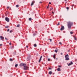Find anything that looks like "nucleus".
<instances>
[{
    "mask_svg": "<svg viewBox=\"0 0 77 77\" xmlns=\"http://www.w3.org/2000/svg\"><path fill=\"white\" fill-rule=\"evenodd\" d=\"M5 20L7 21L8 23L9 22V19L8 18V17H6L5 18Z\"/></svg>",
    "mask_w": 77,
    "mask_h": 77,
    "instance_id": "f03ea898",
    "label": "nucleus"
},
{
    "mask_svg": "<svg viewBox=\"0 0 77 77\" xmlns=\"http://www.w3.org/2000/svg\"><path fill=\"white\" fill-rule=\"evenodd\" d=\"M72 24H73V23H72V22H69L68 23L67 25L68 29H71Z\"/></svg>",
    "mask_w": 77,
    "mask_h": 77,
    "instance_id": "f257e3e1",
    "label": "nucleus"
},
{
    "mask_svg": "<svg viewBox=\"0 0 77 77\" xmlns=\"http://www.w3.org/2000/svg\"><path fill=\"white\" fill-rule=\"evenodd\" d=\"M53 8H51L50 9V11H52V9H53Z\"/></svg>",
    "mask_w": 77,
    "mask_h": 77,
    "instance_id": "b1692460",
    "label": "nucleus"
},
{
    "mask_svg": "<svg viewBox=\"0 0 77 77\" xmlns=\"http://www.w3.org/2000/svg\"><path fill=\"white\" fill-rule=\"evenodd\" d=\"M51 74H52V72L50 71L49 72V74H50V75H51Z\"/></svg>",
    "mask_w": 77,
    "mask_h": 77,
    "instance_id": "ddd939ff",
    "label": "nucleus"
},
{
    "mask_svg": "<svg viewBox=\"0 0 77 77\" xmlns=\"http://www.w3.org/2000/svg\"><path fill=\"white\" fill-rule=\"evenodd\" d=\"M50 15H54V12H52V14H50Z\"/></svg>",
    "mask_w": 77,
    "mask_h": 77,
    "instance_id": "2eb2a0df",
    "label": "nucleus"
},
{
    "mask_svg": "<svg viewBox=\"0 0 77 77\" xmlns=\"http://www.w3.org/2000/svg\"><path fill=\"white\" fill-rule=\"evenodd\" d=\"M26 48H28V46H26Z\"/></svg>",
    "mask_w": 77,
    "mask_h": 77,
    "instance_id": "de8ad7c7",
    "label": "nucleus"
},
{
    "mask_svg": "<svg viewBox=\"0 0 77 77\" xmlns=\"http://www.w3.org/2000/svg\"><path fill=\"white\" fill-rule=\"evenodd\" d=\"M23 66H24V67L27 66H26V64L23 63Z\"/></svg>",
    "mask_w": 77,
    "mask_h": 77,
    "instance_id": "9b49d317",
    "label": "nucleus"
},
{
    "mask_svg": "<svg viewBox=\"0 0 77 77\" xmlns=\"http://www.w3.org/2000/svg\"><path fill=\"white\" fill-rule=\"evenodd\" d=\"M10 61H13V60H12V59L11 58L10 59Z\"/></svg>",
    "mask_w": 77,
    "mask_h": 77,
    "instance_id": "c85d7f7f",
    "label": "nucleus"
},
{
    "mask_svg": "<svg viewBox=\"0 0 77 77\" xmlns=\"http://www.w3.org/2000/svg\"><path fill=\"white\" fill-rule=\"evenodd\" d=\"M63 54H62V53H61V55H62Z\"/></svg>",
    "mask_w": 77,
    "mask_h": 77,
    "instance_id": "09e8293b",
    "label": "nucleus"
},
{
    "mask_svg": "<svg viewBox=\"0 0 77 77\" xmlns=\"http://www.w3.org/2000/svg\"><path fill=\"white\" fill-rule=\"evenodd\" d=\"M5 39L7 41H8V39L6 38H5Z\"/></svg>",
    "mask_w": 77,
    "mask_h": 77,
    "instance_id": "7c9ffc66",
    "label": "nucleus"
},
{
    "mask_svg": "<svg viewBox=\"0 0 77 77\" xmlns=\"http://www.w3.org/2000/svg\"><path fill=\"white\" fill-rule=\"evenodd\" d=\"M64 26H62L61 27V29H60V30H61V31H62V30H64Z\"/></svg>",
    "mask_w": 77,
    "mask_h": 77,
    "instance_id": "7ed1b4c3",
    "label": "nucleus"
},
{
    "mask_svg": "<svg viewBox=\"0 0 77 77\" xmlns=\"http://www.w3.org/2000/svg\"><path fill=\"white\" fill-rule=\"evenodd\" d=\"M2 44H0V46H2Z\"/></svg>",
    "mask_w": 77,
    "mask_h": 77,
    "instance_id": "49530a36",
    "label": "nucleus"
},
{
    "mask_svg": "<svg viewBox=\"0 0 77 77\" xmlns=\"http://www.w3.org/2000/svg\"><path fill=\"white\" fill-rule=\"evenodd\" d=\"M59 44L60 45H61L62 44V43L61 42H59Z\"/></svg>",
    "mask_w": 77,
    "mask_h": 77,
    "instance_id": "473e14b6",
    "label": "nucleus"
},
{
    "mask_svg": "<svg viewBox=\"0 0 77 77\" xmlns=\"http://www.w3.org/2000/svg\"><path fill=\"white\" fill-rule=\"evenodd\" d=\"M49 40H50V42H51L52 41V39H49Z\"/></svg>",
    "mask_w": 77,
    "mask_h": 77,
    "instance_id": "2f4dec72",
    "label": "nucleus"
},
{
    "mask_svg": "<svg viewBox=\"0 0 77 77\" xmlns=\"http://www.w3.org/2000/svg\"><path fill=\"white\" fill-rule=\"evenodd\" d=\"M24 63H21L20 64V66H23V65Z\"/></svg>",
    "mask_w": 77,
    "mask_h": 77,
    "instance_id": "6e6552de",
    "label": "nucleus"
},
{
    "mask_svg": "<svg viewBox=\"0 0 77 77\" xmlns=\"http://www.w3.org/2000/svg\"><path fill=\"white\" fill-rule=\"evenodd\" d=\"M60 23H59V22L57 24V26H59V25Z\"/></svg>",
    "mask_w": 77,
    "mask_h": 77,
    "instance_id": "bb28decb",
    "label": "nucleus"
},
{
    "mask_svg": "<svg viewBox=\"0 0 77 77\" xmlns=\"http://www.w3.org/2000/svg\"><path fill=\"white\" fill-rule=\"evenodd\" d=\"M53 58H54V59H55V58H56V57H55V54H54L53 55Z\"/></svg>",
    "mask_w": 77,
    "mask_h": 77,
    "instance_id": "5701e85b",
    "label": "nucleus"
},
{
    "mask_svg": "<svg viewBox=\"0 0 77 77\" xmlns=\"http://www.w3.org/2000/svg\"><path fill=\"white\" fill-rule=\"evenodd\" d=\"M66 9H67L68 10L69 9V8L68 7H66Z\"/></svg>",
    "mask_w": 77,
    "mask_h": 77,
    "instance_id": "72a5a7b5",
    "label": "nucleus"
},
{
    "mask_svg": "<svg viewBox=\"0 0 77 77\" xmlns=\"http://www.w3.org/2000/svg\"><path fill=\"white\" fill-rule=\"evenodd\" d=\"M35 35H36V34L35 33V34H33V36H35Z\"/></svg>",
    "mask_w": 77,
    "mask_h": 77,
    "instance_id": "c9c22d12",
    "label": "nucleus"
},
{
    "mask_svg": "<svg viewBox=\"0 0 77 77\" xmlns=\"http://www.w3.org/2000/svg\"><path fill=\"white\" fill-rule=\"evenodd\" d=\"M49 5H51V2H49Z\"/></svg>",
    "mask_w": 77,
    "mask_h": 77,
    "instance_id": "37998d69",
    "label": "nucleus"
},
{
    "mask_svg": "<svg viewBox=\"0 0 77 77\" xmlns=\"http://www.w3.org/2000/svg\"><path fill=\"white\" fill-rule=\"evenodd\" d=\"M57 70H58V71H60V68H58Z\"/></svg>",
    "mask_w": 77,
    "mask_h": 77,
    "instance_id": "4468645a",
    "label": "nucleus"
},
{
    "mask_svg": "<svg viewBox=\"0 0 77 77\" xmlns=\"http://www.w3.org/2000/svg\"><path fill=\"white\" fill-rule=\"evenodd\" d=\"M27 59H28V60H29V59H30V58H29V57H28Z\"/></svg>",
    "mask_w": 77,
    "mask_h": 77,
    "instance_id": "f704fd0d",
    "label": "nucleus"
},
{
    "mask_svg": "<svg viewBox=\"0 0 77 77\" xmlns=\"http://www.w3.org/2000/svg\"><path fill=\"white\" fill-rule=\"evenodd\" d=\"M34 47H36L37 45H36V44H34Z\"/></svg>",
    "mask_w": 77,
    "mask_h": 77,
    "instance_id": "a211bd4d",
    "label": "nucleus"
},
{
    "mask_svg": "<svg viewBox=\"0 0 77 77\" xmlns=\"http://www.w3.org/2000/svg\"><path fill=\"white\" fill-rule=\"evenodd\" d=\"M69 57V55H68V54L66 55H65V58H67V57Z\"/></svg>",
    "mask_w": 77,
    "mask_h": 77,
    "instance_id": "1a4fd4ad",
    "label": "nucleus"
},
{
    "mask_svg": "<svg viewBox=\"0 0 77 77\" xmlns=\"http://www.w3.org/2000/svg\"><path fill=\"white\" fill-rule=\"evenodd\" d=\"M48 61H50V59H48Z\"/></svg>",
    "mask_w": 77,
    "mask_h": 77,
    "instance_id": "58836bf2",
    "label": "nucleus"
},
{
    "mask_svg": "<svg viewBox=\"0 0 77 77\" xmlns=\"http://www.w3.org/2000/svg\"><path fill=\"white\" fill-rule=\"evenodd\" d=\"M49 69H51V68L50 67H49Z\"/></svg>",
    "mask_w": 77,
    "mask_h": 77,
    "instance_id": "ea45409f",
    "label": "nucleus"
},
{
    "mask_svg": "<svg viewBox=\"0 0 77 77\" xmlns=\"http://www.w3.org/2000/svg\"><path fill=\"white\" fill-rule=\"evenodd\" d=\"M9 29H8L7 31V32H9Z\"/></svg>",
    "mask_w": 77,
    "mask_h": 77,
    "instance_id": "e433bc0d",
    "label": "nucleus"
},
{
    "mask_svg": "<svg viewBox=\"0 0 77 77\" xmlns=\"http://www.w3.org/2000/svg\"><path fill=\"white\" fill-rule=\"evenodd\" d=\"M47 8H48V6H47Z\"/></svg>",
    "mask_w": 77,
    "mask_h": 77,
    "instance_id": "8fccbe9b",
    "label": "nucleus"
},
{
    "mask_svg": "<svg viewBox=\"0 0 77 77\" xmlns=\"http://www.w3.org/2000/svg\"><path fill=\"white\" fill-rule=\"evenodd\" d=\"M10 33H12V32H13V30H10L9 32Z\"/></svg>",
    "mask_w": 77,
    "mask_h": 77,
    "instance_id": "6ab92c4d",
    "label": "nucleus"
},
{
    "mask_svg": "<svg viewBox=\"0 0 77 77\" xmlns=\"http://www.w3.org/2000/svg\"><path fill=\"white\" fill-rule=\"evenodd\" d=\"M70 34H71V35H72V34H73V32L72 31L70 32Z\"/></svg>",
    "mask_w": 77,
    "mask_h": 77,
    "instance_id": "412c9836",
    "label": "nucleus"
},
{
    "mask_svg": "<svg viewBox=\"0 0 77 77\" xmlns=\"http://www.w3.org/2000/svg\"><path fill=\"white\" fill-rule=\"evenodd\" d=\"M39 3H42V2H40Z\"/></svg>",
    "mask_w": 77,
    "mask_h": 77,
    "instance_id": "a18cd8bd",
    "label": "nucleus"
},
{
    "mask_svg": "<svg viewBox=\"0 0 77 77\" xmlns=\"http://www.w3.org/2000/svg\"><path fill=\"white\" fill-rule=\"evenodd\" d=\"M35 3V1H33L32 2L31 5L33 6V5H34V3Z\"/></svg>",
    "mask_w": 77,
    "mask_h": 77,
    "instance_id": "39448f33",
    "label": "nucleus"
},
{
    "mask_svg": "<svg viewBox=\"0 0 77 77\" xmlns=\"http://www.w3.org/2000/svg\"><path fill=\"white\" fill-rule=\"evenodd\" d=\"M74 39L75 40V41H77V38H76V37L75 36H74Z\"/></svg>",
    "mask_w": 77,
    "mask_h": 77,
    "instance_id": "dca6fc26",
    "label": "nucleus"
},
{
    "mask_svg": "<svg viewBox=\"0 0 77 77\" xmlns=\"http://www.w3.org/2000/svg\"><path fill=\"white\" fill-rule=\"evenodd\" d=\"M12 47L11 48V49H14V47L13 46H12Z\"/></svg>",
    "mask_w": 77,
    "mask_h": 77,
    "instance_id": "4c0bfd02",
    "label": "nucleus"
},
{
    "mask_svg": "<svg viewBox=\"0 0 77 77\" xmlns=\"http://www.w3.org/2000/svg\"><path fill=\"white\" fill-rule=\"evenodd\" d=\"M69 58L68 57L67 58H66L65 59V60H69Z\"/></svg>",
    "mask_w": 77,
    "mask_h": 77,
    "instance_id": "9d476101",
    "label": "nucleus"
},
{
    "mask_svg": "<svg viewBox=\"0 0 77 77\" xmlns=\"http://www.w3.org/2000/svg\"><path fill=\"white\" fill-rule=\"evenodd\" d=\"M58 66V67H61V66H60V65H59V66Z\"/></svg>",
    "mask_w": 77,
    "mask_h": 77,
    "instance_id": "a19ab883",
    "label": "nucleus"
},
{
    "mask_svg": "<svg viewBox=\"0 0 77 77\" xmlns=\"http://www.w3.org/2000/svg\"><path fill=\"white\" fill-rule=\"evenodd\" d=\"M11 44H12V43H11V42L10 43L9 45H11Z\"/></svg>",
    "mask_w": 77,
    "mask_h": 77,
    "instance_id": "79ce46f5",
    "label": "nucleus"
},
{
    "mask_svg": "<svg viewBox=\"0 0 77 77\" xmlns=\"http://www.w3.org/2000/svg\"><path fill=\"white\" fill-rule=\"evenodd\" d=\"M41 60L39 59V61H38V62L40 63V62H41Z\"/></svg>",
    "mask_w": 77,
    "mask_h": 77,
    "instance_id": "c756f323",
    "label": "nucleus"
},
{
    "mask_svg": "<svg viewBox=\"0 0 77 77\" xmlns=\"http://www.w3.org/2000/svg\"><path fill=\"white\" fill-rule=\"evenodd\" d=\"M58 51V50H57V48H56V49L54 51H55V53H57V52Z\"/></svg>",
    "mask_w": 77,
    "mask_h": 77,
    "instance_id": "f8f14e48",
    "label": "nucleus"
},
{
    "mask_svg": "<svg viewBox=\"0 0 77 77\" xmlns=\"http://www.w3.org/2000/svg\"><path fill=\"white\" fill-rule=\"evenodd\" d=\"M9 8V7H7V9H8V8Z\"/></svg>",
    "mask_w": 77,
    "mask_h": 77,
    "instance_id": "c03bdc74",
    "label": "nucleus"
},
{
    "mask_svg": "<svg viewBox=\"0 0 77 77\" xmlns=\"http://www.w3.org/2000/svg\"><path fill=\"white\" fill-rule=\"evenodd\" d=\"M18 7H19V5H16V8H18Z\"/></svg>",
    "mask_w": 77,
    "mask_h": 77,
    "instance_id": "4be33fe9",
    "label": "nucleus"
},
{
    "mask_svg": "<svg viewBox=\"0 0 77 77\" xmlns=\"http://www.w3.org/2000/svg\"><path fill=\"white\" fill-rule=\"evenodd\" d=\"M73 64V63L72 62V61L70 62V63H69L68 65V66H70V65H72Z\"/></svg>",
    "mask_w": 77,
    "mask_h": 77,
    "instance_id": "0eeeda50",
    "label": "nucleus"
},
{
    "mask_svg": "<svg viewBox=\"0 0 77 77\" xmlns=\"http://www.w3.org/2000/svg\"><path fill=\"white\" fill-rule=\"evenodd\" d=\"M9 27V26H5V28H8V27Z\"/></svg>",
    "mask_w": 77,
    "mask_h": 77,
    "instance_id": "393cba45",
    "label": "nucleus"
},
{
    "mask_svg": "<svg viewBox=\"0 0 77 77\" xmlns=\"http://www.w3.org/2000/svg\"><path fill=\"white\" fill-rule=\"evenodd\" d=\"M42 56H41L40 57V59L41 60L42 59Z\"/></svg>",
    "mask_w": 77,
    "mask_h": 77,
    "instance_id": "a878e982",
    "label": "nucleus"
},
{
    "mask_svg": "<svg viewBox=\"0 0 77 77\" xmlns=\"http://www.w3.org/2000/svg\"><path fill=\"white\" fill-rule=\"evenodd\" d=\"M65 1H66V0H65Z\"/></svg>",
    "mask_w": 77,
    "mask_h": 77,
    "instance_id": "3c124183",
    "label": "nucleus"
},
{
    "mask_svg": "<svg viewBox=\"0 0 77 77\" xmlns=\"http://www.w3.org/2000/svg\"><path fill=\"white\" fill-rule=\"evenodd\" d=\"M18 64H15V67H16L17 66H18Z\"/></svg>",
    "mask_w": 77,
    "mask_h": 77,
    "instance_id": "f3484780",
    "label": "nucleus"
},
{
    "mask_svg": "<svg viewBox=\"0 0 77 77\" xmlns=\"http://www.w3.org/2000/svg\"><path fill=\"white\" fill-rule=\"evenodd\" d=\"M0 38L1 39V40H2V41H4L3 40L4 39V37H3L2 36H0Z\"/></svg>",
    "mask_w": 77,
    "mask_h": 77,
    "instance_id": "20e7f679",
    "label": "nucleus"
},
{
    "mask_svg": "<svg viewBox=\"0 0 77 77\" xmlns=\"http://www.w3.org/2000/svg\"><path fill=\"white\" fill-rule=\"evenodd\" d=\"M28 68H29L27 66H26V67H24L23 69L24 70H27L28 69Z\"/></svg>",
    "mask_w": 77,
    "mask_h": 77,
    "instance_id": "423d86ee",
    "label": "nucleus"
},
{
    "mask_svg": "<svg viewBox=\"0 0 77 77\" xmlns=\"http://www.w3.org/2000/svg\"><path fill=\"white\" fill-rule=\"evenodd\" d=\"M29 21H31V20H32V18H30L29 19Z\"/></svg>",
    "mask_w": 77,
    "mask_h": 77,
    "instance_id": "aec40b11",
    "label": "nucleus"
},
{
    "mask_svg": "<svg viewBox=\"0 0 77 77\" xmlns=\"http://www.w3.org/2000/svg\"><path fill=\"white\" fill-rule=\"evenodd\" d=\"M17 27H20V25H19V24L17 25Z\"/></svg>",
    "mask_w": 77,
    "mask_h": 77,
    "instance_id": "cd10ccee",
    "label": "nucleus"
}]
</instances>
